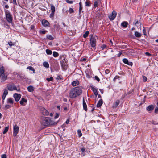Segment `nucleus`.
Returning <instances> with one entry per match:
<instances>
[{
  "instance_id": "3c124183",
  "label": "nucleus",
  "mask_w": 158,
  "mask_h": 158,
  "mask_svg": "<svg viewBox=\"0 0 158 158\" xmlns=\"http://www.w3.org/2000/svg\"><path fill=\"white\" fill-rule=\"evenodd\" d=\"M82 6H81V7H79V14H80L81 13V10H82Z\"/></svg>"
},
{
  "instance_id": "1a4fd4ad",
  "label": "nucleus",
  "mask_w": 158,
  "mask_h": 158,
  "mask_svg": "<svg viewBox=\"0 0 158 158\" xmlns=\"http://www.w3.org/2000/svg\"><path fill=\"white\" fill-rule=\"evenodd\" d=\"M13 97L15 98V101L16 102L18 101L21 98V95L20 94L17 93H15L14 94Z\"/></svg>"
},
{
  "instance_id": "f8f14e48",
  "label": "nucleus",
  "mask_w": 158,
  "mask_h": 158,
  "mask_svg": "<svg viewBox=\"0 0 158 158\" xmlns=\"http://www.w3.org/2000/svg\"><path fill=\"white\" fill-rule=\"evenodd\" d=\"M123 61L125 64H126L132 66L133 64L132 63V62H128L127 59L126 58H124L123 59Z\"/></svg>"
},
{
  "instance_id": "20e7f679",
  "label": "nucleus",
  "mask_w": 158,
  "mask_h": 158,
  "mask_svg": "<svg viewBox=\"0 0 158 158\" xmlns=\"http://www.w3.org/2000/svg\"><path fill=\"white\" fill-rule=\"evenodd\" d=\"M90 36H91L90 39V45L92 47L94 48L96 46V40L98 39V37L95 35H90Z\"/></svg>"
},
{
  "instance_id": "f704fd0d",
  "label": "nucleus",
  "mask_w": 158,
  "mask_h": 158,
  "mask_svg": "<svg viewBox=\"0 0 158 158\" xmlns=\"http://www.w3.org/2000/svg\"><path fill=\"white\" fill-rule=\"evenodd\" d=\"M8 44L9 46H11L14 45H15V43H13L11 41H10L8 42Z\"/></svg>"
},
{
  "instance_id": "79ce46f5",
  "label": "nucleus",
  "mask_w": 158,
  "mask_h": 158,
  "mask_svg": "<svg viewBox=\"0 0 158 158\" xmlns=\"http://www.w3.org/2000/svg\"><path fill=\"white\" fill-rule=\"evenodd\" d=\"M59 116V115L58 113H56V115L54 117V118L55 119H57Z\"/></svg>"
},
{
  "instance_id": "b1692460",
  "label": "nucleus",
  "mask_w": 158,
  "mask_h": 158,
  "mask_svg": "<svg viewBox=\"0 0 158 158\" xmlns=\"http://www.w3.org/2000/svg\"><path fill=\"white\" fill-rule=\"evenodd\" d=\"M80 150L82 152V153L81 154V156H84L85 155V148H81L80 149Z\"/></svg>"
},
{
  "instance_id": "6e6552de",
  "label": "nucleus",
  "mask_w": 158,
  "mask_h": 158,
  "mask_svg": "<svg viewBox=\"0 0 158 158\" xmlns=\"http://www.w3.org/2000/svg\"><path fill=\"white\" fill-rule=\"evenodd\" d=\"M41 111L42 114L44 115H48L49 114L48 112L43 107L41 108Z\"/></svg>"
},
{
  "instance_id": "c85d7f7f",
  "label": "nucleus",
  "mask_w": 158,
  "mask_h": 158,
  "mask_svg": "<svg viewBox=\"0 0 158 158\" xmlns=\"http://www.w3.org/2000/svg\"><path fill=\"white\" fill-rule=\"evenodd\" d=\"M27 69H29L30 70H31L33 71V73H35V70L34 69V68L31 66H28L27 67Z\"/></svg>"
},
{
  "instance_id": "ddd939ff",
  "label": "nucleus",
  "mask_w": 158,
  "mask_h": 158,
  "mask_svg": "<svg viewBox=\"0 0 158 158\" xmlns=\"http://www.w3.org/2000/svg\"><path fill=\"white\" fill-rule=\"evenodd\" d=\"M43 25L45 27L48 26L49 24V22L46 20H43L42 21Z\"/></svg>"
},
{
  "instance_id": "f3484780",
  "label": "nucleus",
  "mask_w": 158,
  "mask_h": 158,
  "mask_svg": "<svg viewBox=\"0 0 158 158\" xmlns=\"http://www.w3.org/2000/svg\"><path fill=\"white\" fill-rule=\"evenodd\" d=\"M135 36L138 38H140L141 35V33L140 32H138L137 31H135Z\"/></svg>"
},
{
  "instance_id": "a19ab883",
  "label": "nucleus",
  "mask_w": 158,
  "mask_h": 158,
  "mask_svg": "<svg viewBox=\"0 0 158 158\" xmlns=\"http://www.w3.org/2000/svg\"><path fill=\"white\" fill-rule=\"evenodd\" d=\"M69 12L70 13H73L74 12L73 10L71 8H70L69 9Z\"/></svg>"
},
{
  "instance_id": "7c9ffc66",
  "label": "nucleus",
  "mask_w": 158,
  "mask_h": 158,
  "mask_svg": "<svg viewBox=\"0 0 158 158\" xmlns=\"http://www.w3.org/2000/svg\"><path fill=\"white\" fill-rule=\"evenodd\" d=\"M89 32L88 31H86L83 35V37L84 38H86L88 35Z\"/></svg>"
},
{
  "instance_id": "13d9d810",
  "label": "nucleus",
  "mask_w": 158,
  "mask_h": 158,
  "mask_svg": "<svg viewBox=\"0 0 158 158\" xmlns=\"http://www.w3.org/2000/svg\"><path fill=\"white\" fill-rule=\"evenodd\" d=\"M9 6L8 5H6L5 6V8H6V9H8L9 8Z\"/></svg>"
},
{
  "instance_id": "a878e982",
  "label": "nucleus",
  "mask_w": 158,
  "mask_h": 158,
  "mask_svg": "<svg viewBox=\"0 0 158 158\" xmlns=\"http://www.w3.org/2000/svg\"><path fill=\"white\" fill-rule=\"evenodd\" d=\"M44 66L46 68H48L49 67V64L48 62H45L43 63V64Z\"/></svg>"
},
{
  "instance_id": "4c0bfd02",
  "label": "nucleus",
  "mask_w": 158,
  "mask_h": 158,
  "mask_svg": "<svg viewBox=\"0 0 158 158\" xmlns=\"http://www.w3.org/2000/svg\"><path fill=\"white\" fill-rule=\"evenodd\" d=\"M142 77H143V81L144 82L146 81L147 80V78L146 77L144 76H143Z\"/></svg>"
},
{
  "instance_id": "4d7b16f0",
  "label": "nucleus",
  "mask_w": 158,
  "mask_h": 158,
  "mask_svg": "<svg viewBox=\"0 0 158 158\" xmlns=\"http://www.w3.org/2000/svg\"><path fill=\"white\" fill-rule=\"evenodd\" d=\"M13 3L14 4L17 5V2H16V0H13Z\"/></svg>"
},
{
  "instance_id": "69168bd1",
  "label": "nucleus",
  "mask_w": 158,
  "mask_h": 158,
  "mask_svg": "<svg viewBox=\"0 0 158 158\" xmlns=\"http://www.w3.org/2000/svg\"><path fill=\"white\" fill-rule=\"evenodd\" d=\"M50 116H53V114L52 113H51L50 114Z\"/></svg>"
},
{
  "instance_id": "412c9836",
  "label": "nucleus",
  "mask_w": 158,
  "mask_h": 158,
  "mask_svg": "<svg viewBox=\"0 0 158 158\" xmlns=\"http://www.w3.org/2000/svg\"><path fill=\"white\" fill-rule=\"evenodd\" d=\"M27 89L30 92H32L34 90V87L31 86H30L28 87Z\"/></svg>"
},
{
  "instance_id": "ea45409f",
  "label": "nucleus",
  "mask_w": 158,
  "mask_h": 158,
  "mask_svg": "<svg viewBox=\"0 0 158 158\" xmlns=\"http://www.w3.org/2000/svg\"><path fill=\"white\" fill-rule=\"evenodd\" d=\"M110 72V71L108 69H106L105 71V73L106 74H108Z\"/></svg>"
},
{
  "instance_id": "39448f33",
  "label": "nucleus",
  "mask_w": 158,
  "mask_h": 158,
  "mask_svg": "<svg viewBox=\"0 0 158 158\" xmlns=\"http://www.w3.org/2000/svg\"><path fill=\"white\" fill-rule=\"evenodd\" d=\"M7 87L8 89L10 91L16 90L17 91H19L20 90L19 88L17 89L16 87L14 84H9Z\"/></svg>"
},
{
  "instance_id": "2f4dec72",
  "label": "nucleus",
  "mask_w": 158,
  "mask_h": 158,
  "mask_svg": "<svg viewBox=\"0 0 158 158\" xmlns=\"http://www.w3.org/2000/svg\"><path fill=\"white\" fill-rule=\"evenodd\" d=\"M77 133L78 135V136L79 137H81L82 135V133L81 132V131L80 129H78L77 130Z\"/></svg>"
},
{
  "instance_id": "423d86ee",
  "label": "nucleus",
  "mask_w": 158,
  "mask_h": 158,
  "mask_svg": "<svg viewBox=\"0 0 158 158\" xmlns=\"http://www.w3.org/2000/svg\"><path fill=\"white\" fill-rule=\"evenodd\" d=\"M117 15V13L115 11H113L112 13L109 16L110 20L112 21L114 19Z\"/></svg>"
},
{
  "instance_id": "6e6d98bb",
  "label": "nucleus",
  "mask_w": 158,
  "mask_h": 158,
  "mask_svg": "<svg viewBox=\"0 0 158 158\" xmlns=\"http://www.w3.org/2000/svg\"><path fill=\"white\" fill-rule=\"evenodd\" d=\"M146 55L148 56H150L151 55L148 52H146L145 53Z\"/></svg>"
},
{
  "instance_id": "c9c22d12",
  "label": "nucleus",
  "mask_w": 158,
  "mask_h": 158,
  "mask_svg": "<svg viewBox=\"0 0 158 158\" xmlns=\"http://www.w3.org/2000/svg\"><path fill=\"white\" fill-rule=\"evenodd\" d=\"M53 79L52 77H51L50 78H48L46 80L48 81H52Z\"/></svg>"
},
{
  "instance_id": "aec40b11",
  "label": "nucleus",
  "mask_w": 158,
  "mask_h": 158,
  "mask_svg": "<svg viewBox=\"0 0 158 158\" xmlns=\"http://www.w3.org/2000/svg\"><path fill=\"white\" fill-rule=\"evenodd\" d=\"M91 89L92 91H93L94 95L96 96H97L98 94L96 89L93 87L91 88Z\"/></svg>"
},
{
  "instance_id": "338daca9",
  "label": "nucleus",
  "mask_w": 158,
  "mask_h": 158,
  "mask_svg": "<svg viewBox=\"0 0 158 158\" xmlns=\"http://www.w3.org/2000/svg\"><path fill=\"white\" fill-rule=\"evenodd\" d=\"M64 101L65 102H66L67 101V99H64Z\"/></svg>"
},
{
  "instance_id": "37998d69",
  "label": "nucleus",
  "mask_w": 158,
  "mask_h": 158,
  "mask_svg": "<svg viewBox=\"0 0 158 158\" xmlns=\"http://www.w3.org/2000/svg\"><path fill=\"white\" fill-rule=\"evenodd\" d=\"M46 31L45 30L40 31V32L42 34H45L46 33Z\"/></svg>"
},
{
  "instance_id": "473e14b6",
  "label": "nucleus",
  "mask_w": 158,
  "mask_h": 158,
  "mask_svg": "<svg viewBox=\"0 0 158 158\" xmlns=\"http://www.w3.org/2000/svg\"><path fill=\"white\" fill-rule=\"evenodd\" d=\"M47 38L50 40H52L54 39L53 37L51 35H49L47 36Z\"/></svg>"
},
{
  "instance_id": "7ed1b4c3",
  "label": "nucleus",
  "mask_w": 158,
  "mask_h": 158,
  "mask_svg": "<svg viewBox=\"0 0 158 158\" xmlns=\"http://www.w3.org/2000/svg\"><path fill=\"white\" fill-rule=\"evenodd\" d=\"M5 13L6 19L9 23H12L13 20L12 16L10 11L6 10Z\"/></svg>"
},
{
  "instance_id": "774afa93",
  "label": "nucleus",
  "mask_w": 158,
  "mask_h": 158,
  "mask_svg": "<svg viewBox=\"0 0 158 158\" xmlns=\"http://www.w3.org/2000/svg\"><path fill=\"white\" fill-rule=\"evenodd\" d=\"M156 42L158 43V39L156 40Z\"/></svg>"
},
{
  "instance_id": "49530a36",
  "label": "nucleus",
  "mask_w": 158,
  "mask_h": 158,
  "mask_svg": "<svg viewBox=\"0 0 158 158\" xmlns=\"http://www.w3.org/2000/svg\"><path fill=\"white\" fill-rule=\"evenodd\" d=\"M155 112L156 113H158V106L155 108Z\"/></svg>"
},
{
  "instance_id": "5fc2aeb1",
  "label": "nucleus",
  "mask_w": 158,
  "mask_h": 158,
  "mask_svg": "<svg viewBox=\"0 0 158 158\" xmlns=\"http://www.w3.org/2000/svg\"><path fill=\"white\" fill-rule=\"evenodd\" d=\"M6 96V95H4V94H3L2 96V98L3 100H4L5 99Z\"/></svg>"
},
{
  "instance_id": "2eb2a0df",
  "label": "nucleus",
  "mask_w": 158,
  "mask_h": 158,
  "mask_svg": "<svg viewBox=\"0 0 158 158\" xmlns=\"http://www.w3.org/2000/svg\"><path fill=\"white\" fill-rule=\"evenodd\" d=\"M83 106L84 109L85 111H86L87 110V105L84 98H83Z\"/></svg>"
},
{
  "instance_id": "bb28decb",
  "label": "nucleus",
  "mask_w": 158,
  "mask_h": 158,
  "mask_svg": "<svg viewBox=\"0 0 158 158\" xmlns=\"http://www.w3.org/2000/svg\"><path fill=\"white\" fill-rule=\"evenodd\" d=\"M51 9L52 12H55V7L52 4L51 5Z\"/></svg>"
},
{
  "instance_id": "c03bdc74",
  "label": "nucleus",
  "mask_w": 158,
  "mask_h": 158,
  "mask_svg": "<svg viewBox=\"0 0 158 158\" xmlns=\"http://www.w3.org/2000/svg\"><path fill=\"white\" fill-rule=\"evenodd\" d=\"M106 47V45L103 44L101 46V48H102V49H104Z\"/></svg>"
},
{
  "instance_id": "e2e57ef3",
  "label": "nucleus",
  "mask_w": 158,
  "mask_h": 158,
  "mask_svg": "<svg viewBox=\"0 0 158 158\" xmlns=\"http://www.w3.org/2000/svg\"><path fill=\"white\" fill-rule=\"evenodd\" d=\"M57 108H58L59 110L60 109V107L59 106H57Z\"/></svg>"
},
{
  "instance_id": "a211bd4d",
  "label": "nucleus",
  "mask_w": 158,
  "mask_h": 158,
  "mask_svg": "<svg viewBox=\"0 0 158 158\" xmlns=\"http://www.w3.org/2000/svg\"><path fill=\"white\" fill-rule=\"evenodd\" d=\"M79 84V81H73L72 83V85L73 86H75Z\"/></svg>"
},
{
  "instance_id": "4468645a",
  "label": "nucleus",
  "mask_w": 158,
  "mask_h": 158,
  "mask_svg": "<svg viewBox=\"0 0 158 158\" xmlns=\"http://www.w3.org/2000/svg\"><path fill=\"white\" fill-rule=\"evenodd\" d=\"M120 103V101L119 100H116L114 103L113 107V108H116L119 105Z\"/></svg>"
},
{
  "instance_id": "58836bf2",
  "label": "nucleus",
  "mask_w": 158,
  "mask_h": 158,
  "mask_svg": "<svg viewBox=\"0 0 158 158\" xmlns=\"http://www.w3.org/2000/svg\"><path fill=\"white\" fill-rule=\"evenodd\" d=\"M8 91L6 89H5L3 94L6 95L8 94Z\"/></svg>"
},
{
  "instance_id": "dca6fc26",
  "label": "nucleus",
  "mask_w": 158,
  "mask_h": 158,
  "mask_svg": "<svg viewBox=\"0 0 158 158\" xmlns=\"http://www.w3.org/2000/svg\"><path fill=\"white\" fill-rule=\"evenodd\" d=\"M154 107V106L152 105H150L147 107L146 109L148 111H152Z\"/></svg>"
},
{
  "instance_id": "0e129e2a",
  "label": "nucleus",
  "mask_w": 158,
  "mask_h": 158,
  "mask_svg": "<svg viewBox=\"0 0 158 158\" xmlns=\"http://www.w3.org/2000/svg\"><path fill=\"white\" fill-rule=\"evenodd\" d=\"M138 0H133V1L134 2H136Z\"/></svg>"
},
{
  "instance_id": "5701e85b",
  "label": "nucleus",
  "mask_w": 158,
  "mask_h": 158,
  "mask_svg": "<svg viewBox=\"0 0 158 158\" xmlns=\"http://www.w3.org/2000/svg\"><path fill=\"white\" fill-rule=\"evenodd\" d=\"M128 25V23L126 22H124L121 23V25L124 28H126L127 27Z\"/></svg>"
},
{
  "instance_id": "4be33fe9",
  "label": "nucleus",
  "mask_w": 158,
  "mask_h": 158,
  "mask_svg": "<svg viewBox=\"0 0 158 158\" xmlns=\"http://www.w3.org/2000/svg\"><path fill=\"white\" fill-rule=\"evenodd\" d=\"M7 103L12 104L13 103V100L12 98H10L7 99Z\"/></svg>"
},
{
  "instance_id": "864d4df0",
  "label": "nucleus",
  "mask_w": 158,
  "mask_h": 158,
  "mask_svg": "<svg viewBox=\"0 0 158 158\" xmlns=\"http://www.w3.org/2000/svg\"><path fill=\"white\" fill-rule=\"evenodd\" d=\"M1 158H6V155L5 154L2 155V156Z\"/></svg>"
},
{
  "instance_id": "de8ad7c7",
  "label": "nucleus",
  "mask_w": 158,
  "mask_h": 158,
  "mask_svg": "<svg viewBox=\"0 0 158 158\" xmlns=\"http://www.w3.org/2000/svg\"><path fill=\"white\" fill-rule=\"evenodd\" d=\"M98 2L96 1L94 3V6L96 7L98 6Z\"/></svg>"
},
{
  "instance_id": "680f3d73",
  "label": "nucleus",
  "mask_w": 158,
  "mask_h": 158,
  "mask_svg": "<svg viewBox=\"0 0 158 158\" xmlns=\"http://www.w3.org/2000/svg\"><path fill=\"white\" fill-rule=\"evenodd\" d=\"M79 6L80 7H81V6H82V5H81V2H80L79 3Z\"/></svg>"
},
{
  "instance_id": "e433bc0d",
  "label": "nucleus",
  "mask_w": 158,
  "mask_h": 158,
  "mask_svg": "<svg viewBox=\"0 0 158 158\" xmlns=\"http://www.w3.org/2000/svg\"><path fill=\"white\" fill-rule=\"evenodd\" d=\"M66 2L68 3L69 4H72L73 2L72 1H69V0H65Z\"/></svg>"
},
{
  "instance_id": "a18cd8bd",
  "label": "nucleus",
  "mask_w": 158,
  "mask_h": 158,
  "mask_svg": "<svg viewBox=\"0 0 158 158\" xmlns=\"http://www.w3.org/2000/svg\"><path fill=\"white\" fill-rule=\"evenodd\" d=\"M95 80H97L98 81H99L100 80L99 78L97 76H95Z\"/></svg>"
},
{
  "instance_id": "8fccbe9b",
  "label": "nucleus",
  "mask_w": 158,
  "mask_h": 158,
  "mask_svg": "<svg viewBox=\"0 0 158 158\" xmlns=\"http://www.w3.org/2000/svg\"><path fill=\"white\" fill-rule=\"evenodd\" d=\"M55 12H52L51 14H50V17H53L54 14Z\"/></svg>"
},
{
  "instance_id": "603ef678",
  "label": "nucleus",
  "mask_w": 158,
  "mask_h": 158,
  "mask_svg": "<svg viewBox=\"0 0 158 158\" xmlns=\"http://www.w3.org/2000/svg\"><path fill=\"white\" fill-rule=\"evenodd\" d=\"M143 32L144 34V35H146V31L144 28L143 30Z\"/></svg>"
},
{
  "instance_id": "0eeeda50",
  "label": "nucleus",
  "mask_w": 158,
  "mask_h": 158,
  "mask_svg": "<svg viewBox=\"0 0 158 158\" xmlns=\"http://www.w3.org/2000/svg\"><path fill=\"white\" fill-rule=\"evenodd\" d=\"M14 131L13 132V136H16L19 132V127L18 126L15 125L14 126Z\"/></svg>"
},
{
  "instance_id": "9d476101",
  "label": "nucleus",
  "mask_w": 158,
  "mask_h": 158,
  "mask_svg": "<svg viewBox=\"0 0 158 158\" xmlns=\"http://www.w3.org/2000/svg\"><path fill=\"white\" fill-rule=\"evenodd\" d=\"M61 65L64 70H65L66 69V62H64V61L61 60L60 61Z\"/></svg>"
},
{
  "instance_id": "c756f323",
  "label": "nucleus",
  "mask_w": 158,
  "mask_h": 158,
  "mask_svg": "<svg viewBox=\"0 0 158 158\" xmlns=\"http://www.w3.org/2000/svg\"><path fill=\"white\" fill-rule=\"evenodd\" d=\"M53 55L55 57H57L59 56V54L57 52L54 51L53 52Z\"/></svg>"
},
{
  "instance_id": "052dcab7",
  "label": "nucleus",
  "mask_w": 158,
  "mask_h": 158,
  "mask_svg": "<svg viewBox=\"0 0 158 158\" xmlns=\"http://www.w3.org/2000/svg\"><path fill=\"white\" fill-rule=\"evenodd\" d=\"M122 54L121 52H119L118 54V56L120 57L121 54Z\"/></svg>"
},
{
  "instance_id": "bf43d9fd",
  "label": "nucleus",
  "mask_w": 158,
  "mask_h": 158,
  "mask_svg": "<svg viewBox=\"0 0 158 158\" xmlns=\"http://www.w3.org/2000/svg\"><path fill=\"white\" fill-rule=\"evenodd\" d=\"M69 119H68L65 122V123L66 124H68L69 123Z\"/></svg>"
},
{
  "instance_id": "f03ea898",
  "label": "nucleus",
  "mask_w": 158,
  "mask_h": 158,
  "mask_svg": "<svg viewBox=\"0 0 158 158\" xmlns=\"http://www.w3.org/2000/svg\"><path fill=\"white\" fill-rule=\"evenodd\" d=\"M41 123L42 125L44 126H48L49 125L56 124H57V122H54L50 118H45L42 119Z\"/></svg>"
},
{
  "instance_id": "72a5a7b5",
  "label": "nucleus",
  "mask_w": 158,
  "mask_h": 158,
  "mask_svg": "<svg viewBox=\"0 0 158 158\" xmlns=\"http://www.w3.org/2000/svg\"><path fill=\"white\" fill-rule=\"evenodd\" d=\"M9 129V127H5V129L3 131V133L4 134H5L6 133L7 131H8Z\"/></svg>"
},
{
  "instance_id": "f257e3e1",
  "label": "nucleus",
  "mask_w": 158,
  "mask_h": 158,
  "mask_svg": "<svg viewBox=\"0 0 158 158\" xmlns=\"http://www.w3.org/2000/svg\"><path fill=\"white\" fill-rule=\"evenodd\" d=\"M82 88L81 87L77 86L71 89L69 93V97L72 98H74L80 95L82 93Z\"/></svg>"
},
{
  "instance_id": "6ab92c4d",
  "label": "nucleus",
  "mask_w": 158,
  "mask_h": 158,
  "mask_svg": "<svg viewBox=\"0 0 158 158\" xmlns=\"http://www.w3.org/2000/svg\"><path fill=\"white\" fill-rule=\"evenodd\" d=\"M102 103L103 102L102 99H100L99 100L97 104V107H100L102 105Z\"/></svg>"
},
{
  "instance_id": "393cba45",
  "label": "nucleus",
  "mask_w": 158,
  "mask_h": 158,
  "mask_svg": "<svg viewBox=\"0 0 158 158\" xmlns=\"http://www.w3.org/2000/svg\"><path fill=\"white\" fill-rule=\"evenodd\" d=\"M90 3L89 0H86L85 2V6H90Z\"/></svg>"
},
{
  "instance_id": "cd10ccee",
  "label": "nucleus",
  "mask_w": 158,
  "mask_h": 158,
  "mask_svg": "<svg viewBox=\"0 0 158 158\" xmlns=\"http://www.w3.org/2000/svg\"><path fill=\"white\" fill-rule=\"evenodd\" d=\"M46 53L48 55H51L52 53V51L49 49H47L46 50Z\"/></svg>"
},
{
  "instance_id": "09e8293b",
  "label": "nucleus",
  "mask_w": 158,
  "mask_h": 158,
  "mask_svg": "<svg viewBox=\"0 0 158 158\" xmlns=\"http://www.w3.org/2000/svg\"><path fill=\"white\" fill-rule=\"evenodd\" d=\"M10 107V106L9 105H5V108L6 109H9Z\"/></svg>"
},
{
  "instance_id": "9b49d317",
  "label": "nucleus",
  "mask_w": 158,
  "mask_h": 158,
  "mask_svg": "<svg viewBox=\"0 0 158 158\" xmlns=\"http://www.w3.org/2000/svg\"><path fill=\"white\" fill-rule=\"evenodd\" d=\"M27 102V100L23 98H22L19 102L20 104L22 106H25L26 105L25 103Z\"/></svg>"
}]
</instances>
